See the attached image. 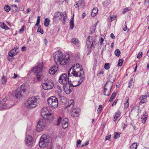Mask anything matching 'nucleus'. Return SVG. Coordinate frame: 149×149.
I'll return each mask as SVG.
<instances>
[{
    "instance_id": "1",
    "label": "nucleus",
    "mask_w": 149,
    "mask_h": 149,
    "mask_svg": "<svg viewBox=\"0 0 149 149\" xmlns=\"http://www.w3.org/2000/svg\"><path fill=\"white\" fill-rule=\"evenodd\" d=\"M54 61L57 64L58 62L60 65H64L69 63L70 55L68 54H63L61 51L56 52L53 54ZM58 65H54L49 70V73L51 75L55 74L58 70Z\"/></svg>"
},
{
    "instance_id": "2",
    "label": "nucleus",
    "mask_w": 149,
    "mask_h": 149,
    "mask_svg": "<svg viewBox=\"0 0 149 149\" xmlns=\"http://www.w3.org/2000/svg\"><path fill=\"white\" fill-rule=\"evenodd\" d=\"M78 64L79 65V67L80 66L79 64ZM76 67L75 65H74L73 67L71 68L69 70L68 72V75L69 77L71 75V76L73 75V76L75 77H79L80 79L78 81V84L75 85H73L72 84L71 81H70L69 83H68V84L69 85V86H70V89H71V92H72L73 89L72 87H76L79 86L83 82L85 78L83 69H79V66H78L77 67V64H76Z\"/></svg>"
},
{
    "instance_id": "3",
    "label": "nucleus",
    "mask_w": 149,
    "mask_h": 149,
    "mask_svg": "<svg viewBox=\"0 0 149 149\" xmlns=\"http://www.w3.org/2000/svg\"><path fill=\"white\" fill-rule=\"evenodd\" d=\"M59 83L63 85L64 91L67 94H68L71 93V89H70L68 83H69V78L68 77L67 74L63 73L60 75L58 80Z\"/></svg>"
},
{
    "instance_id": "4",
    "label": "nucleus",
    "mask_w": 149,
    "mask_h": 149,
    "mask_svg": "<svg viewBox=\"0 0 149 149\" xmlns=\"http://www.w3.org/2000/svg\"><path fill=\"white\" fill-rule=\"evenodd\" d=\"M39 99L37 96L29 98L25 102V104L26 108L31 109L36 107L38 104Z\"/></svg>"
},
{
    "instance_id": "5",
    "label": "nucleus",
    "mask_w": 149,
    "mask_h": 149,
    "mask_svg": "<svg viewBox=\"0 0 149 149\" xmlns=\"http://www.w3.org/2000/svg\"><path fill=\"white\" fill-rule=\"evenodd\" d=\"M37 65L34 67L32 71L35 73L36 75L37 78L39 81H41L43 77L42 75V70L43 68V64L42 63H38Z\"/></svg>"
},
{
    "instance_id": "6",
    "label": "nucleus",
    "mask_w": 149,
    "mask_h": 149,
    "mask_svg": "<svg viewBox=\"0 0 149 149\" xmlns=\"http://www.w3.org/2000/svg\"><path fill=\"white\" fill-rule=\"evenodd\" d=\"M51 140L46 134H43L41 136L39 142V146L41 148L48 147L51 144Z\"/></svg>"
},
{
    "instance_id": "7",
    "label": "nucleus",
    "mask_w": 149,
    "mask_h": 149,
    "mask_svg": "<svg viewBox=\"0 0 149 149\" xmlns=\"http://www.w3.org/2000/svg\"><path fill=\"white\" fill-rule=\"evenodd\" d=\"M41 114L43 118H45L48 120L51 121L53 119V116L50 112L49 107H44L41 109Z\"/></svg>"
},
{
    "instance_id": "8",
    "label": "nucleus",
    "mask_w": 149,
    "mask_h": 149,
    "mask_svg": "<svg viewBox=\"0 0 149 149\" xmlns=\"http://www.w3.org/2000/svg\"><path fill=\"white\" fill-rule=\"evenodd\" d=\"M27 87L25 84H23L20 87H18L17 89L13 91L12 95L17 98H19L22 96V92H25L27 89Z\"/></svg>"
},
{
    "instance_id": "9",
    "label": "nucleus",
    "mask_w": 149,
    "mask_h": 149,
    "mask_svg": "<svg viewBox=\"0 0 149 149\" xmlns=\"http://www.w3.org/2000/svg\"><path fill=\"white\" fill-rule=\"evenodd\" d=\"M47 102L49 108L55 109L58 106V101L57 98L55 96L49 97L47 99Z\"/></svg>"
},
{
    "instance_id": "10",
    "label": "nucleus",
    "mask_w": 149,
    "mask_h": 149,
    "mask_svg": "<svg viewBox=\"0 0 149 149\" xmlns=\"http://www.w3.org/2000/svg\"><path fill=\"white\" fill-rule=\"evenodd\" d=\"M62 15L63 17L62 21V23L63 24H64L66 22V20L67 18V16L65 11L63 12L62 13V12L59 11H57L55 12L54 14L53 18V20H54L56 18L59 17H60L59 18V20L61 21H62Z\"/></svg>"
},
{
    "instance_id": "11",
    "label": "nucleus",
    "mask_w": 149,
    "mask_h": 149,
    "mask_svg": "<svg viewBox=\"0 0 149 149\" xmlns=\"http://www.w3.org/2000/svg\"><path fill=\"white\" fill-rule=\"evenodd\" d=\"M113 85V82L110 81H107L104 86V95L108 96L110 95L111 91Z\"/></svg>"
},
{
    "instance_id": "12",
    "label": "nucleus",
    "mask_w": 149,
    "mask_h": 149,
    "mask_svg": "<svg viewBox=\"0 0 149 149\" xmlns=\"http://www.w3.org/2000/svg\"><path fill=\"white\" fill-rule=\"evenodd\" d=\"M48 120L45 118H43L40 120L37 125V131L40 132L44 129L46 126V121Z\"/></svg>"
},
{
    "instance_id": "13",
    "label": "nucleus",
    "mask_w": 149,
    "mask_h": 149,
    "mask_svg": "<svg viewBox=\"0 0 149 149\" xmlns=\"http://www.w3.org/2000/svg\"><path fill=\"white\" fill-rule=\"evenodd\" d=\"M94 38L92 37L89 36L86 40V44L87 48L89 50H91L93 47V43L95 42Z\"/></svg>"
},
{
    "instance_id": "14",
    "label": "nucleus",
    "mask_w": 149,
    "mask_h": 149,
    "mask_svg": "<svg viewBox=\"0 0 149 149\" xmlns=\"http://www.w3.org/2000/svg\"><path fill=\"white\" fill-rule=\"evenodd\" d=\"M25 142L27 146H33L34 140L33 139L32 137L31 136H26Z\"/></svg>"
},
{
    "instance_id": "15",
    "label": "nucleus",
    "mask_w": 149,
    "mask_h": 149,
    "mask_svg": "<svg viewBox=\"0 0 149 149\" xmlns=\"http://www.w3.org/2000/svg\"><path fill=\"white\" fill-rule=\"evenodd\" d=\"M11 107V106L8 105L6 102L4 101H2L0 102V110L8 109Z\"/></svg>"
},
{
    "instance_id": "16",
    "label": "nucleus",
    "mask_w": 149,
    "mask_h": 149,
    "mask_svg": "<svg viewBox=\"0 0 149 149\" xmlns=\"http://www.w3.org/2000/svg\"><path fill=\"white\" fill-rule=\"evenodd\" d=\"M17 49L18 48H17V49H12L8 53L9 56L13 57L16 55L18 52V51H17Z\"/></svg>"
},
{
    "instance_id": "17",
    "label": "nucleus",
    "mask_w": 149,
    "mask_h": 149,
    "mask_svg": "<svg viewBox=\"0 0 149 149\" xmlns=\"http://www.w3.org/2000/svg\"><path fill=\"white\" fill-rule=\"evenodd\" d=\"M75 8H77L79 7H81L82 8H84L85 6L84 2L82 0L79 1L77 3L74 5Z\"/></svg>"
},
{
    "instance_id": "18",
    "label": "nucleus",
    "mask_w": 149,
    "mask_h": 149,
    "mask_svg": "<svg viewBox=\"0 0 149 149\" xmlns=\"http://www.w3.org/2000/svg\"><path fill=\"white\" fill-rule=\"evenodd\" d=\"M62 126L63 129H65L68 126V120L66 119H64L62 121Z\"/></svg>"
},
{
    "instance_id": "19",
    "label": "nucleus",
    "mask_w": 149,
    "mask_h": 149,
    "mask_svg": "<svg viewBox=\"0 0 149 149\" xmlns=\"http://www.w3.org/2000/svg\"><path fill=\"white\" fill-rule=\"evenodd\" d=\"M148 116L147 113L146 112L145 113L141 115V122L142 123L144 124L147 119Z\"/></svg>"
},
{
    "instance_id": "20",
    "label": "nucleus",
    "mask_w": 149,
    "mask_h": 149,
    "mask_svg": "<svg viewBox=\"0 0 149 149\" xmlns=\"http://www.w3.org/2000/svg\"><path fill=\"white\" fill-rule=\"evenodd\" d=\"M74 104V102L73 99H72L70 100L69 101L68 104H66V108H68V107H70L72 108L73 107Z\"/></svg>"
},
{
    "instance_id": "21",
    "label": "nucleus",
    "mask_w": 149,
    "mask_h": 149,
    "mask_svg": "<svg viewBox=\"0 0 149 149\" xmlns=\"http://www.w3.org/2000/svg\"><path fill=\"white\" fill-rule=\"evenodd\" d=\"M120 114L121 112L120 110H118L116 113L115 115L114 116L113 120L114 121H116L117 120V118L119 117Z\"/></svg>"
},
{
    "instance_id": "22",
    "label": "nucleus",
    "mask_w": 149,
    "mask_h": 149,
    "mask_svg": "<svg viewBox=\"0 0 149 149\" xmlns=\"http://www.w3.org/2000/svg\"><path fill=\"white\" fill-rule=\"evenodd\" d=\"M74 15H73V17L71 18V20L70 22V28L71 29H73L74 26Z\"/></svg>"
},
{
    "instance_id": "23",
    "label": "nucleus",
    "mask_w": 149,
    "mask_h": 149,
    "mask_svg": "<svg viewBox=\"0 0 149 149\" xmlns=\"http://www.w3.org/2000/svg\"><path fill=\"white\" fill-rule=\"evenodd\" d=\"M98 12V9L96 7H95L93 8L91 12V16L92 17H94Z\"/></svg>"
},
{
    "instance_id": "24",
    "label": "nucleus",
    "mask_w": 149,
    "mask_h": 149,
    "mask_svg": "<svg viewBox=\"0 0 149 149\" xmlns=\"http://www.w3.org/2000/svg\"><path fill=\"white\" fill-rule=\"evenodd\" d=\"M97 24V23H96L95 24H93L92 26L91 27L90 31L91 33H94L95 30V27L96 25Z\"/></svg>"
},
{
    "instance_id": "25",
    "label": "nucleus",
    "mask_w": 149,
    "mask_h": 149,
    "mask_svg": "<svg viewBox=\"0 0 149 149\" xmlns=\"http://www.w3.org/2000/svg\"><path fill=\"white\" fill-rule=\"evenodd\" d=\"M0 26L2 28L5 30H8L9 29V28L6 24L3 22H0Z\"/></svg>"
},
{
    "instance_id": "26",
    "label": "nucleus",
    "mask_w": 149,
    "mask_h": 149,
    "mask_svg": "<svg viewBox=\"0 0 149 149\" xmlns=\"http://www.w3.org/2000/svg\"><path fill=\"white\" fill-rule=\"evenodd\" d=\"M7 81V78L6 76L3 75L1 79V82L3 84H5Z\"/></svg>"
},
{
    "instance_id": "27",
    "label": "nucleus",
    "mask_w": 149,
    "mask_h": 149,
    "mask_svg": "<svg viewBox=\"0 0 149 149\" xmlns=\"http://www.w3.org/2000/svg\"><path fill=\"white\" fill-rule=\"evenodd\" d=\"M116 93L115 92H113L112 93L109 100V102L112 101L114 98L116 97Z\"/></svg>"
},
{
    "instance_id": "28",
    "label": "nucleus",
    "mask_w": 149,
    "mask_h": 149,
    "mask_svg": "<svg viewBox=\"0 0 149 149\" xmlns=\"http://www.w3.org/2000/svg\"><path fill=\"white\" fill-rule=\"evenodd\" d=\"M50 20L48 18H46L45 19L44 22V25L46 27H47L49 26L50 23Z\"/></svg>"
},
{
    "instance_id": "29",
    "label": "nucleus",
    "mask_w": 149,
    "mask_h": 149,
    "mask_svg": "<svg viewBox=\"0 0 149 149\" xmlns=\"http://www.w3.org/2000/svg\"><path fill=\"white\" fill-rule=\"evenodd\" d=\"M128 87L130 88H132L133 86L134 83L133 82V80L132 79H131L130 80L128 83Z\"/></svg>"
},
{
    "instance_id": "30",
    "label": "nucleus",
    "mask_w": 149,
    "mask_h": 149,
    "mask_svg": "<svg viewBox=\"0 0 149 149\" xmlns=\"http://www.w3.org/2000/svg\"><path fill=\"white\" fill-rule=\"evenodd\" d=\"M71 42L74 44L77 45V44H78L79 40L77 39L74 38L72 39Z\"/></svg>"
},
{
    "instance_id": "31",
    "label": "nucleus",
    "mask_w": 149,
    "mask_h": 149,
    "mask_svg": "<svg viewBox=\"0 0 149 149\" xmlns=\"http://www.w3.org/2000/svg\"><path fill=\"white\" fill-rule=\"evenodd\" d=\"M59 99L61 102L65 103L66 101V98L64 96H60Z\"/></svg>"
},
{
    "instance_id": "32",
    "label": "nucleus",
    "mask_w": 149,
    "mask_h": 149,
    "mask_svg": "<svg viewBox=\"0 0 149 149\" xmlns=\"http://www.w3.org/2000/svg\"><path fill=\"white\" fill-rule=\"evenodd\" d=\"M121 133L119 132H115L114 133V137L115 139H117L120 137Z\"/></svg>"
},
{
    "instance_id": "33",
    "label": "nucleus",
    "mask_w": 149,
    "mask_h": 149,
    "mask_svg": "<svg viewBox=\"0 0 149 149\" xmlns=\"http://www.w3.org/2000/svg\"><path fill=\"white\" fill-rule=\"evenodd\" d=\"M137 147V143H134L132 144L130 146V149H136Z\"/></svg>"
},
{
    "instance_id": "34",
    "label": "nucleus",
    "mask_w": 149,
    "mask_h": 149,
    "mask_svg": "<svg viewBox=\"0 0 149 149\" xmlns=\"http://www.w3.org/2000/svg\"><path fill=\"white\" fill-rule=\"evenodd\" d=\"M114 54L116 56L118 57L120 54V51L118 49H117L115 50Z\"/></svg>"
},
{
    "instance_id": "35",
    "label": "nucleus",
    "mask_w": 149,
    "mask_h": 149,
    "mask_svg": "<svg viewBox=\"0 0 149 149\" xmlns=\"http://www.w3.org/2000/svg\"><path fill=\"white\" fill-rule=\"evenodd\" d=\"M123 59H119L118 62V66H122L123 65Z\"/></svg>"
},
{
    "instance_id": "36",
    "label": "nucleus",
    "mask_w": 149,
    "mask_h": 149,
    "mask_svg": "<svg viewBox=\"0 0 149 149\" xmlns=\"http://www.w3.org/2000/svg\"><path fill=\"white\" fill-rule=\"evenodd\" d=\"M149 95L148 96H147L146 95H142L141 96L139 97V99L140 100H146V97H149Z\"/></svg>"
},
{
    "instance_id": "37",
    "label": "nucleus",
    "mask_w": 149,
    "mask_h": 149,
    "mask_svg": "<svg viewBox=\"0 0 149 149\" xmlns=\"http://www.w3.org/2000/svg\"><path fill=\"white\" fill-rule=\"evenodd\" d=\"M50 83H50H48L46 82L45 83H44V84L45 85V86H46L47 87L49 86H50L51 87H52L53 86V85H52V86L51 85H50V84H51ZM42 86H43V88L45 90H46V88H44L43 85H42ZM49 89V87L48 88V87H47V88H46V89Z\"/></svg>"
},
{
    "instance_id": "38",
    "label": "nucleus",
    "mask_w": 149,
    "mask_h": 149,
    "mask_svg": "<svg viewBox=\"0 0 149 149\" xmlns=\"http://www.w3.org/2000/svg\"><path fill=\"white\" fill-rule=\"evenodd\" d=\"M71 116L74 117H77L79 115V113H74V112H71Z\"/></svg>"
},
{
    "instance_id": "39",
    "label": "nucleus",
    "mask_w": 149,
    "mask_h": 149,
    "mask_svg": "<svg viewBox=\"0 0 149 149\" xmlns=\"http://www.w3.org/2000/svg\"><path fill=\"white\" fill-rule=\"evenodd\" d=\"M5 10L7 12H9L10 10V7L8 5H6L4 7Z\"/></svg>"
},
{
    "instance_id": "40",
    "label": "nucleus",
    "mask_w": 149,
    "mask_h": 149,
    "mask_svg": "<svg viewBox=\"0 0 149 149\" xmlns=\"http://www.w3.org/2000/svg\"><path fill=\"white\" fill-rule=\"evenodd\" d=\"M131 10V8L130 7L124 8L123 11V14H124L126 12H127L129 11L130 10Z\"/></svg>"
},
{
    "instance_id": "41",
    "label": "nucleus",
    "mask_w": 149,
    "mask_h": 149,
    "mask_svg": "<svg viewBox=\"0 0 149 149\" xmlns=\"http://www.w3.org/2000/svg\"><path fill=\"white\" fill-rule=\"evenodd\" d=\"M104 68L105 69L107 70L110 68V65L108 63H106L104 65Z\"/></svg>"
},
{
    "instance_id": "42",
    "label": "nucleus",
    "mask_w": 149,
    "mask_h": 149,
    "mask_svg": "<svg viewBox=\"0 0 149 149\" xmlns=\"http://www.w3.org/2000/svg\"><path fill=\"white\" fill-rule=\"evenodd\" d=\"M40 22V17L39 16H38V18L37 19V22L35 24L36 26H38L39 25Z\"/></svg>"
},
{
    "instance_id": "43",
    "label": "nucleus",
    "mask_w": 149,
    "mask_h": 149,
    "mask_svg": "<svg viewBox=\"0 0 149 149\" xmlns=\"http://www.w3.org/2000/svg\"><path fill=\"white\" fill-rule=\"evenodd\" d=\"M97 60L95 59L94 61V63L93 65V70H94L96 69V67L97 65Z\"/></svg>"
},
{
    "instance_id": "44",
    "label": "nucleus",
    "mask_w": 149,
    "mask_h": 149,
    "mask_svg": "<svg viewBox=\"0 0 149 149\" xmlns=\"http://www.w3.org/2000/svg\"><path fill=\"white\" fill-rule=\"evenodd\" d=\"M62 120V118L60 117L58 118V119L57 122V125L58 126L60 124V123L61 121V120Z\"/></svg>"
},
{
    "instance_id": "45",
    "label": "nucleus",
    "mask_w": 149,
    "mask_h": 149,
    "mask_svg": "<svg viewBox=\"0 0 149 149\" xmlns=\"http://www.w3.org/2000/svg\"><path fill=\"white\" fill-rule=\"evenodd\" d=\"M79 111H80V109L78 108H77V109H73L71 112H74V113H79Z\"/></svg>"
},
{
    "instance_id": "46",
    "label": "nucleus",
    "mask_w": 149,
    "mask_h": 149,
    "mask_svg": "<svg viewBox=\"0 0 149 149\" xmlns=\"http://www.w3.org/2000/svg\"><path fill=\"white\" fill-rule=\"evenodd\" d=\"M109 4V2L108 1H105L103 3V5L104 6H106Z\"/></svg>"
},
{
    "instance_id": "47",
    "label": "nucleus",
    "mask_w": 149,
    "mask_h": 149,
    "mask_svg": "<svg viewBox=\"0 0 149 149\" xmlns=\"http://www.w3.org/2000/svg\"><path fill=\"white\" fill-rule=\"evenodd\" d=\"M13 11L15 13H17L18 12L19 8L18 7H16L15 8V9H12Z\"/></svg>"
},
{
    "instance_id": "48",
    "label": "nucleus",
    "mask_w": 149,
    "mask_h": 149,
    "mask_svg": "<svg viewBox=\"0 0 149 149\" xmlns=\"http://www.w3.org/2000/svg\"><path fill=\"white\" fill-rule=\"evenodd\" d=\"M142 52H139V53L138 54L137 56V57L138 58H140L142 56Z\"/></svg>"
},
{
    "instance_id": "49",
    "label": "nucleus",
    "mask_w": 149,
    "mask_h": 149,
    "mask_svg": "<svg viewBox=\"0 0 149 149\" xmlns=\"http://www.w3.org/2000/svg\"><path fill=\"white\" fill-rule=\"evenodd\" d=\"M129 103L127 100L126 102L125 103L124 107L125 108L127 109L129 106Z\"/></svg>"
},
{
    "instance_id": "50",
    "label": "nucleus",
    "mask_w": 149,
    "mask_h": 149,
    "mask_svg": "<svg viewBox=\"0 0 149 149\" xmlns=\"http://www.w3.org/2000/svg\"><path fill=\"white\" fill-rule=\"evenodd\" d=\"M57 88L58 89L57 91L60 92H62V88L59 85H58L57 86Z\"/></svg>"
},
{
    "instance_id": "51",
    "label": "nucleus",
    "mask_w": 149,
    "mask_h": 149,
    "mask_svg": "<svg viewBox=\"0 0 149 149\" xmlns=\"http://www.w3.org/2000/svg\"><path fill=\"white\" fill-rule=\"evenodd\" d=\"M118 99H116V100L114 101V102L112 104V106L113 107L114 105H116V104L117 102V101H118Z\"/></svg>"
},
{
    "instance_id": "52",
    "label": "nucleus",
    "mask_w": 149,
    "mask_h": 149,
    "mask_svg": "<svg viewBox=\"0 0 149 149\" xmlns=\"http://www.w3.org/2000/svg\"><path fill=\"white\" fill-rule=\"evenodd\" d=\"M104 39L102 38L101 37L100 39V44L101 45H102L103 44V42H104Z\"/></svg>"
},
{
    "instance_id": "53",
    "label": "nucleus",
    "mask_w": 149,
    "mask_h": 149,
    "mask_svg": "<svg viewBox=\"0 0 149 149\" xmlns=\"http://www.w3.org/2000/svg\"><path fill=\"white\" fill-rule=\"evenodd\" d=\"M116 18V16H112L110 17V20L111 21H113Z\"/></svg>"
},
{
    "instance_id": "54",
    "label": "nucleus",
    "mask_w": 149,
    "mask_h": 149,
    "mask_svg": "<svg viewBox=\"0 0 149 149\" xmlns=\"http://www.w3.org/2000/svg\"><path fill=\"white\" fill-rule=\"evenodd\" d=\"M102 107V105H100L99 106V108L97 110L98 112H100L101 111Z\"/></svg>"
},
{
    "instance_id": "55",
    "label": "nucleus",
    "mask_w": 149,
    "mask_h": 149,
    "mask_svg": "<svg viewBox=\"0 0 149 149\" xmlns=\"http://www.w3.org/2000/svg\"><path fill=\"white\" fill-rule=\"evenodd\" d=\"M110 138H111V135H109L108 136H107L106 137L105 139L107 140H109L110 141Z\"/></svg>"
},
{
    "instance_id": "56",
    "label": "nucleus",
    "mask_w": 149,
    "mask_h": 149,
    "mask_svg": "<svg viewBox=\"0 0 149 149\" xmlns=\"http://www.w3.org/2000/svg\"><path fill=\"white\" fill-rule=\"evenodd\" d=\"M81 143V141L80 140H78L77 141V144L76 146L77 147L79 146H78V145L80 144Z\"/></svg>"
},
{
    "instance_id": "57",
    "label": "nucleus",
    "mask_w": 149,
    "mask_h": 149,
    "mask_svg": "<svg viewBox=\"0 0 149 149\" xmlns=\"http://www.w3.org/2000/svg\"><path fill=\"white\" fill-rule=\"evenodd\" d=\"M41 26L40 25H39L38 26V28L37 30V32H41L40 31H41Z\"/></svg>"
},
{
    "instance_id": "58",
    "label": "nucleus",
    "mask_w": 149,
    "mask_h": 149,
    "mask_svg": "<svg viewBox=\"0 0 149 149\" xmlns=\"http://www.w3.org/2000/svg\"><path fill=\"white\" fill-rule=\"evenodd\" d=\"M124 26L125 27L123 29V31H126L127 29V24L126 22H125V24L124 25Z\"/></svg>"
},
{
    "instance_id": "59",
    "label": "nucleus",
    "mask_w": 149,
    "mask_h": 149,
    "mask_svg": "<svg viewBox=\"0 0 149 149\" xmlns=\"http://www.w3.org/2000/svg\"><path fill=\"white\" fill-rule=\"evenodd\" d=\"M89 143V142L87 141L84 144L82 145L81 146V147L83 146H86L88 145Z\"/></svg>"
},
{
    "instance_id": "60",
    "label": "nucleus",
    "mask_w": 149,
    "mask_h": 149,
    "mask_svg": "<svg viewBox=\"0 0 149 149\" xmlns=\"http://www.w3.org/2000/svg\"><path fill=\"white\" fill-rule=\"evenodd\" d=\"M24 26H22L21 28L20 29L19 32H23L24 31Z\"/></svg>"
},
{
    "instance_id": "61",
    "label": "nucleus",
    "mask_w": 149,
    "mask_h": 149,
    "mask_svg": "<svg viewBox=\"0 0 149 149\" xmlns=\"http://www.w3.org/2000/svg\"><path fill=\"white\" fill-rule=\"evenodd\" d=\"M110 36L113 39H115V36H114L113 34V33L111 34Z\"/></svg>"
},
{
    "instance_id": "62",
    "label": "nucleus",
    "mask_w": 149,
    "mask_h": 149,
    "mask_svg": "<svg viewBox=\"0 0 149 149\" xmlns=\"http://www.w3.org/2000/svg\"><path fill=\"white\" fill-rule=\"evenodd\" d=\"M86 15L85 13H83L82 14V18L83 19H84V17H85V16H86Z\"/></svg>"
},
{
    "instance_id": "63",
    "label": "nucleus",
    "mask_w": 149,
    "mask_h": 149,
    "mask_svg": "<svg viewBox=\"0 0 149 149\" xmlns=\"http://www.w3.org/2000/svg\"><path fill=\"white\" fill-rule=\"evenodd\" d=\"M17 76L16 74L15 73H14V76L13 77V79H15L17 77Z\"/></svg>"
},
{
    "instance_id": "64",
    "label": "nucleus",
    "mask_w": 149,
    "mask_h": 149,
    "mask_svg": "<svg viewBox=\"0 0 149 149\" xmlns=\"http://www.w3.org/2000/svg\"><path fill=\"white\" fill-rule=\"evenodd\" d=\"M26 50V47L25 46H23L22 48V51H24Z\"/></svg>"
}]
</instances>
